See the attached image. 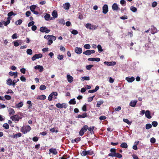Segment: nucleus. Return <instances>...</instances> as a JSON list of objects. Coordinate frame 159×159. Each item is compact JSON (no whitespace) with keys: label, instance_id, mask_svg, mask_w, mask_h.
I'll return each mask as SVG.
<instances>
[{"label":"nucleus","instance_id":"nucleus-30","mask_svg":"<svg viewBox=\"0 0 159 159\" xmlns=\"http://www.w3.org/2000/svg\"><path fill=\"white\" fill-rule=\"evenodd\" d=\"M50 15L47 13H46V14L44 16V18L47 21H49L50 20Z\"/></svg>","mask_w":159,"mask_h":159},{"label":"nucleus","instance_id":"nucleus-22","mask_svg":"<svg viewBox=\"0 0 159 159\" xmlns=\"http://www.w3.org/2000/svg\"><path fill=\"white\" fill-rule=\"evenodd\" d=\"M9 75L11 76H14V78H15L17 77V72H14L12 71H10L9 73Z\"/></svg>","mask_w":159,"mask_h":159},{"label":"nucleus","instance_id":"nucleus-61","mask_svg":"<svg viewBox=\"0 0 159 159\" xmlns=\"http://www.w3.org/2000/svg\"><path fill=\"white\" fill-rule=\"evenodd\" d=\"M71 33L73 34L76 35L78 34V32L77 30H74L72 31Z\"/></svg>","mask_w":159,"mask_h":159},{"label":"nucleus","instance_id":"nucleus-48","mask_svg":"<svg viewBox=\"0 0 159 159\" xmlns=\"http://www.w3.org/2000/svg\"><path fill=\"white\" fill-rule=\"evenodd\" d=\"M93 65H87L86 66V68L88 70H91V68L93 67Z\"/></svg>","mask_w":159,"mask_h":159},{"label":"nucleus","instance_id":"nucleus-29","mask_svg":"<svg viewBox=\"0 0 159 159\" xmlns=\"http://www.w3.org/2000/svg\"><path fill=\"white\" fill-rule=\"evenodd\" d=\"M12 82L13 81L10 78L8 79L7 80V84L9 86H11V85H12Z\"/></svg>","mask_w":159,"mask_h":159},{"label":"nucleus","instance_id":"nucleus-64","mask_svg":"<svg viewBox=\"0 0 159 159\" xmlns=\"http://www.w3.org/2000/svg\"><path fill=\"white\" fill-rule=\"evenodd\" d=\"M150 141L152 143H154L156 142V139L155 138L152 137L150 139Z\"/></svg>","mask_w":159,"mask_h":159},{"label":"nucleus","instance_id":"nucleus-4","mask_svg":"<svg viewBox=\"0 0 159 159\" xmlns=\"http://www.w3.org/2000/svg\"><path fill=\"white\" fill-rule=\"evenodd\" d=\"M56 39V37L55 36L52 35L50 37L48 38V42L47 43V44L48 45H50L53 43L52 40H55Z\"/></svg>","mask_w":159,"mask_h":159},{"label":"nucleus","instance_id":"nucleus-10","mask_svg":"<svg viewBox=\"0 0 159 159\" xmlns=\"http://www.w3.org/2000/svg\"><path fill=\"white\" fill-rule=\"evenodd\" d=\"M21 118V117L17 115H14L11 117V119L13 121H18Z\"/></svg>","mask_w":159,"mask_h":159},{"label":"nucleus","instance_id":"nucleus-24","mask_svg":"<svg viewBox=\"0 0 159 159\" xmlns=\"http://www.w3.org/2000/svg\"><path fill=\"white\" fill-rule=\"evenodd\" d=\"M67 79L68 82L70 83L72 82L73 80V77L69 75H68L67 76Z\"/></svg>","mask_w":159,"mask_h":159},{"label":"nucleus","instance_id":"nucleus-12","mask_svg":"<svg viewBox=\"0 0 159 159\" xmlns=\"http://www.w3.org/2000/svg\"><path fill=\"white\" fill-rule=\"evenodd\" d=\"M58 93H57L56 92H52L49 96L48 99V100L49 101H51L52 99V97L53 96V95H54L56 96H57Z\"/></svg>","mask_w":159,"mask_h":159},{"label":"nucleus","instance_id":"nucleus-40","mask_svg":"<svg viewBox=\"0 0 159 159\" xmlns=\"http://www.w3.org/2000/svg\"><path fill=\"white\" fill-rule=\"evenodd\" d=\"M114 157H116L117 158H120L122 157V155L118 152H116L115 155H114Z\"/></svg>","mask_w":159,"mask_h":159},{"label":"nucleus","instance_id":"nucleus-55","mask_svg":"<svg viewBox=\"0 0 159 159\" xmlns=\"http://www.w3.org/2000/svg\"><path fill=\"white\" fill-rule=\"evenodd\" d=\"M158 125V123L156 121H154L152 122V125L154 127H156Z\"/></svg>","mask_w":159,"mask_h":159},{"label":"nucleus","instance_id":"nucleus-35","mask_svg":"<svg viewBox=\"0 0 159 159\" xmlns=\"http://www.w3.org/2000/svg\"><path fill=\"white\" fill-rule=\"evenodd\" d=\"M103 103V101L102 100H100L98 102L96 107H99L100 106V105L102 104Z\"/></svg>","mask_w":159,"mask_h":159},{"label":"nucleus","instance_id":"nucleus-18","mask_svg":"<svg viewBox=\"0 0 159 159\" xmlns=\"http://www.w3.org/2000/svg\"><path fill=\"white\" fill-rule=\"evenodd\" d=\"M112 8L114 11H117L119 8L117 4L116 3H114L112 5Z\"/></svg>","mask_w":159,"mask_h":159},{"label":"nucleus","instance_id":"nucleus-9","mask_svg":"<svg viewBox=\"0 0 159 159\" xmlns=\"http://www.w3.org/2000/svg\"><path fill=\"white\" fill-rule=\"evenodd\" d=\"M145 114L146 116L149 119V110H147L145 112L144 110H142L140 111V114L141 115H143Z\"/></svg>","mask_w":159,"mask_h":159},{"label":"nucleus","instance_id":"nucleus-43","mask_svg":"<svg viewBox=\"0 0 159 159\" xmlns=\"http://www.w3.org/2000/svg\"><path fill=\"white\" fill-rule=\"evenodd\" d=\"M46 89V87L44 85H41L39 87V89L40 90H44Z\"/></svg>","mask_w":159,"mask_h":159},{"label":"nucleus","instance_id":"nucleus-54","mask_svg":"<svg viewBox=\"0 0 159 159\" xmlns=\"http://www.w3.org/2000/svg\"><path fill=\"white\" fill-rule=\"evenodd\" d=\"M95 97V95L93 96L92 97H89L88 98V101L89 102H91L92 101L93 99V98Z\"/></svg>","mask_w":159,"mask_h":159},{"label":"nucleus","instance_id":"nucleus-37","mask_svg":"<svg viewBox=\"0 0 159 159\" xmlns=\"http://www.w3.org/2000/svg\"><path fill=\"white\" fill-rule=\"evenodd\" d=\"M23 102H20L16 104V107L17 108H20L21 107L23 106Z\"/></svg>","mask_w":159,"mask_h":159},{"label":"nucleus","instance_id":"nucleus-27","mask_svg":"<svg viewBox=\"0 0 159 159\" xmlns=\"http://www.w3.org/2000/svg\"><path fill=\"white\" fill-rule=\"evenodd\" d=\"M22 134L20 133H18L17 134H13L12 135V137L14 138H17L20 137L21 136Z\"/></svg>","mask_w":159,"mask_h":159},{"label":"nucleus","instance_id":"nucleus-33","mask_svg":"<svg viewBox=\"0 0 159 159\" xmlns=\"http://www.w3.org/2000/svg\"><path fill=\"white\" fill-rule=\"evenodd\" d=\"M69 103L70 104H75L76 103V101H75V99L74 98L72 99H71L69 102Z\"/></svg>","mask_w":159,"mask_h":159},{"label":"nucleus","instance_id":"nucleus-44","mask_svg":"<svg viewBox=\"0 0 159 159\" xmlns=\"http://www.w3.org/2000/svg\"><path fill=\"white\" fill-rule=\"evenodd\" d=\"M130 9L132 11L134 12H135L137 10L136 8L133 6H131L130 7Z\"/></svg>","mask_w":159,"mask_h":159},{"label":"nucleus","instance_id":"nucleus-6","mask_svg":"<svg viewBox=\"0 0 159 159\" xmlns=\"http://www.w3.org/2000/svg\"><path fill=\"white\" fill-rule=\"evenodd\" d=\"M56 106L58 108H66L67 107V104L66 103H62V104L58 103L57 104Z\"/></svg>","mask_w":159,"mask_h":159},{"label":"nucleus","instance_id":"nucleus-38","mask_svg":"<svg viewBox=\"0 0 159 159\" xmlns=\"http://www.w3.org/2000/svg\"><path fill=\"white\" fill-rule=\"evenodd\" d=\"M83 54L86 55H89L91 54L90 53V50H88L86 51L83 52Z\"/></svg>","mask_w":159,"mask_h":159},{"label":"nucleus","instance_id":"nucleus-41","mask_svg":"<svg viewBox=\"0 0 159 159\" xmlns=\"http://www.w3.org/2000/svg\"><path fill=\"white\" fill-rule=\"evenodd\" d=\"M22 20L21 19H19L16 22L15 24L16 25H20L22 23Z\"/></svg>","mask_w":159,"mask_h":159},{"label":"nucleus","instance_id":"nucleus-25","mask_svg":"<svg viewBox=\"0 0 159 159\" xmlns=\"http://www.w3.org/2000/svg\"><path fill=\"white\" fill-rule=\"evenodd\" d=\"M11 19L9 17H8L7 18V20L6 21H3L4 25L5 26H7L10 22V20Z\"/></svg>","mask_w":159,"mask_h":159},{"label":"nucleus","instance_id":"nucleus-60","mask_svg":"<svg viewBox=\"0 0 159 159\" xmlns=\"http://www.w3.org/2000/svg\"><path fill=\"white\" fill-rule=\"evenodd\" d=\"M13 15H15V14H14V13L12 11H11L8 13L7 16L8 17H10L12 16Z\"/></svg>","mask_w":159,"mask_h":159},{"label":"nucleus","instance_id":"nucleus-46","mask_svg":"<svg viewBox=\"0 0 159 159\" xmlns=\"http://www.w3.org/2000/svg\"><path fill=\"white\" fill-rule=\"evenodd\" d=\"M99 52H102L103 51V50L102 48V46L100 44H98L97 46Z\"/></svg>","mask_w":159,"mask_h":159},{"label":"nucleus","instance_id":"nucleus-26","mask_svg":"<svg viewBox=\"0 0 159 159\" xmlns=\"http://www.w3.org/2000/svg\"><path fill=\"white\" fill-rule=\"evenodd\" d=\"M94 128V126H93L92 127H90L88 128V129L89 131L90 132V133L91 134H94V132L93 129Z\"/></svg>","mask_w":159,"mask_h":159},{"label":"nucleus","instance_id":"nucleus-20","mask_svg":"<svg viewBox=\"0 0 159 159\" xmlns=\"http://www.w3.org/2000/svg\"><path fill=\"white\" fill-rule=\"evenodd\" d=\"M49 151L50 152L52 153L54 155H57V151L56 148H52L49 150Z\"/></svg>","mask_w":159,"mask_h":159},{"label":"nucleus","instance_id":"nucleus-58","mask_svg":"<svg viewBox=\"0 0 159 159\" xmlns=\"http://www.w3.org/2000/svg\"><path fill=\"white\" fill-rule=\"evenodd\" d=\"M4 97L7 100H9L11 99V96L9 95H6Z\"/></svg>","mask_w":159,"mask_h":159},{"label":"nucleus","instance_id":"nucleus-7","mask_svg":"<svg viewBox=\"0 0 159 159\" xmlns=\"http://www.w3.org/2000/svg\"><path fill=\"white\" fill-rule=\"evenodd\" d=\"M110 151L111 152L108 154V157H114V155H115L116 153V149L115 148H112L110 149Z\"/></svg>","mask_w":159,"mask_h":159},{"label":"nucleus","instance_id":"nucleus-45","mask_svg":"<svg viewBox=\"0 0 159 159\" xmlns=\"http://www.w3.org/2000/svg\"><path fill=\"white\" fill-rule=\"evenodd\" d=\"M36 7V6L34 5H32L30 7V9L31 11L33 12L34 11Z\"/></svg>","mask_w":159,"mask_h":159},{"label":"nucleus","instance_id":"nucleus-13","mask_svg":"<svg viewBox=\"0 0 159 159\" xmlns=\"http://www.w3.org/2000/svg\"><path fill=\"white\" fill-rule=\"evenodd\" d=\"M34 68L35 69H38L40 72L43 71L44 69L43 67L42 66L39 65H37L34 66Z\"/></svg>","mask_w":159,"mask_h":159},{"label":"nucleus","instance_id":"nucleus-16","mask_svg":"<svg viewBox=\"0 0 159 159\" xmlns=\"http://www.w3.org/2000/svg\"><path fill=\"white\" fill-rule=\"evenodd\" d=\"M125 80L129 83H131L133 82L135 80V78L134 77H126Z\"/></svg>","mask_w":159,"mask_h":159},{"label":"nucleus","instance_id":"nucleus-31","mask_svg":"<svg viewBox=\"0 0 159 159\" xmlns=\"http://www.w3.org/2000/svg\"><path fill=\"white\" fill-rule=\"evenodd\" d=\"M46 98V96L45 95H43L38 96L37 98V99L41 100H43L45 99Z\"/></svg>","mask_w":159,"mask_h":159},{"label":"nucleus","instance_id":"nucleus-34","mask_svg":"<svg viewBox=\"0 0 159 159\" xmlns=\"http://www.w3.org/2000/svg\"><path fill=\"white\" fill-rule=\"evenodd\" d=\"M120 146L122 148H127L128 147V145H127V144L126 143H125V142L122 143L121 144Z\"/></svg>","mask_w":159,"mask_h":159},{"label":"nucleus","instance_id":"nucleus-21","mask_svg":"<svg viewBox=\"0 0 159 159\" xmlns=\"http://www.w3.org/2000/svg\"><path fill=\"white\" fill-rule=\"evenodd\" d=\"M99 89V86L98 85H97L96 86L95 89H94L89 90L88 92L90 93H93L95 92H96Z\"/></svg>","mask_w":159,"mask_h":159},{"label":"nucleus","instance_id":"nucleus-50","mask_svg":"<svg viewBox=\"0 0 159 159\" xmlns=\"http://www.w3.org/2000/svg\"><path fill=\"white\" fill-rule=\"evenodd\" d=\"M26 52L27 54L29 55H31L33 53L32 50L30 49H27Z\"/></svg>","mask_w":159,"mask_h":159},{"label":"nucleus","instance_id":"nucleus-8","mask_svg":"<svg viewBox=\"0 0 159 159\" xmlns=\"http://www.w3.org/2000/svg\"><path fill=\"white\" fill-rule=\"evenodd\" d=\"M42 57L43 55L41 53L35 54L33 56L31 59L33 61H34L37 59L42 58Z\"/></svg>","mask_w":159,"mask_h":159},{"label":"nucleus","instance_id":"nucleus-39","mask_svg":"<svg viewBox=\"0 0 159 159\" xmlns=\"http://www.w3.org/2000/svg\"><path fill=\"white\" fill-rule=\"evenodd\" d=\"M52 16L55 18H57V14L56 11H53L52 13Z\"/></svg>","mask_w":159,"mask_h":159},{"label":"nucleus","instance_id":"nucleus-32","mask_svg":"<svg viewBox=\"0 0 159 159\" xmlns=\"http://www.w3.org/2000/svg\"><path fill=\"white\" fill-rule=\"evenodd\" d=\"M137 102V101H131L129 104L132 107H134Z\"/></svg>","mask_w":159,"mask_h":159},{"label":"nucleus","instance_id":"nucleus-62","mask_svg":"<svg viewBox=\"0 0 159 159\" xmlns=\"http://www.w3.org/2000/svg\"><path fill=\"white\" fill-rule=\"evenodd\" d=\"M63 55H58L57 58L60 60H62L63 58Z\"/></svg>","mask_w":159,"mask_h":159},{"label":"nucleus","instance_id":"nucleus-17","mask_svg":"<svg viewBox=\"0 0 159 159\" xmlns=\"http://www.w3.org/2000/svg\"><path fill=\"white\" fill-rule=\"evenodd\" d=\"M151 32L152 34H154L157 32V30L154 26H151Z\"/></svg>","mask_w":159,"mask_h":159},{"label":"nucleus","instance_id":"nucleus-5","mask_svg":"<svg viewBox=\"0 0 159 159\" xmlns=\"http://www.w3.org/2000/svg\"><path fill=\"white\" fill-rule=\"evenodd\" d=\"M85 26L86 28L91 30H95L97 28V27L94 25H91L90 24L87 23Z\"/></svg>","mask_w":159,"mask_h":159},{"label":"nucleus","instance_id":"nucleus-52","mask_svg":"<svg viewBox=\"0 0 159 159\" xmlns=\"http://www.w3.org/2000/svg\"><path fill=\"white\" fill-rule=\"evenodd\" d=\"M84 47L86 49H89L91 47L89 44H87L84 45Z\"/></svg>","mask_w":159,"mask_h":159},{"label":"nucleus","instance_id":"nucleus-51","mask_svg":"<svg viewBox=\"0 0 159 159\" xmlns=\"http://www.w3.org/2000/svg\"><path fill=\"white\" fill-rule=\"evenodd\" d=\"M90 80L89 77L88 76H84L82 78V80Z\"/></svg>","mask_w":159,"mask_h":159},{"label":"nucleus","instance_id":"nucleus-59","mask_svg":"<svg viewBox=\"0 0 159 159\" xmlns=\"http://www.w3.org/2000/svg\"><path fill=\"white\" fill-rule=\"evenodd\" d=\"M19 81V79H17L16 80H13V82H12V86L13 87H14L16 83V82H18Z\"/></svg>","mask_w":159,"mask_h":159},{"label":"nucleus","instance_id":"nucleus-63","mask_svg":"<svg viewBox=\"0 0 159 159\" xmlns=\"http://www.w3.org/2000/svg\"><path fill=\"white\" fill-rule=\"evenodd\" d=\"M20 80L23 82H25L26 81V79L23 75H22L20 77Z\"/></svg>","mask_w":159,"mask_h":159},{"label":"nucleus","instance_id":"nucleus-47","mask_svg":"<svg viewBox=\"0 0 159 159\" xmlns=\"http://www.w3.org/2000/svg\"><path fill=\"white\" fill-rule=\"evenodd\" d=\"M3 127H4L5 129H8L9 128V125L7 123H6L3 124Z\"/></svg>","mask_w":159,"mask_h":159},{"label":"nucleus","instance_id":"nucleus-53","mask_svg":"<svg viewBox=\"0 0 159 159\" xmlns=\"http://www.w3.org/2000/svg\"><path fill=\"white\" fill-rule=\"evenodd\" d=\"M18 40H17L16 41H14L13 42L14 45L15 47H17L19 45V43L18 42Z\"/></svg>","mask_w":159,"mask_h":159},{"label":"nucleus","instance_id":"nucleus-57","mask_svg":"<svg viewBox=\"0 0 159 159\" xmlns=\"http://www.w3.org/2000/svg\"><path fill=\"white\" fill-rule=\"evenodd\" d=\"M81 138L80 137H77L74 139L75 142L77 143L81 140Z\"/></svg>","mask_w":159,"mask_h":159},{"label":"nucleus","instance_id":"nucleus-15","mask_svg":"<svg viewBox=\"0 0 159 159\" xmlns=\"http://www.w3.org/2000/svg\"><path fill=\"white\" fill-rule=\"evenodd\" d=\"M75 52L78 54H80L82 52L81 48L76 47L75 49Z\"/></svg>","mask_w":159,"mask_h":159},{"label":"nucleus","instance_id":"nucleus-23","mask_svg":"<svg viewBox=\"0 0 159 159\" xmlns=\"http://www.w3.org/2000/svg\"><path fill=\"white\" fill-rule=\"evenodd\" d=\"M70 5L68 2L66 3L63 5L64 8L65 10H68L69 9Z\"/></svg>","mask_w":159,"mask_h":159},{"label":"nucleus","instance_id":"nucleus-56","mask_svg":"<svg viewBox=\"0 0 159 159\" xmlns=\"http://www.w3.org/2000/svg\"><path fill=\"white\" fill-rule=\"evenodd\" d=\"M34 21H32L30 22L28 24V26L29 27H30L31 26L34 25Z\"/></svg>","mask_w":159,"mask_h":159},{"label":"nucleus","instance_id":"nucleus-2","mask_svg":"<svg viewBox=\"0 0 159 159\" xmlns=\"http://www.w3.org/2000/svg\"><path fill=\"white\" fill-rule=\"evenodd\" d=\"M93 153V151L91 149L87 151L85 150L83 151L82 153H81V154L82 156H85L87 155H92Z\"/></svg>","mask_w":159,"mask_h":159},{"label":"nucleus","instance_id":"nucleus-3","mask_svg":"<svg viewBox=\"0 0 159 159\" xmlns=\"http://www.w3.org/2000/svg\"><path fill=\"white\" fill-rule=\"evenodd\" d=\"M88 129V126L87 125H84L81 129L79 132V134L82 136L83 135L84 133Z\"/></svg>","mask_w":159,"mask_h":159},{"label":"nucleus","instance_id":"nucleus-49","mask_svg":"<svg viewBox=\"0 0 159 159\" xmlns=\"http://www.w3.org/2000/svg\"><path fill=\"white\" fill-rule=\"evenodd\" d=\"M126 2L124 0H121L120 1V3L123 6H125L126 5Z\"/></svg>","mask_w":159,"mask_h":159},{"label":"nucleus","instance_id":"nucleus-36","mask_svg":"<svg viewBox=\"0 0 159 159\" xmlns=\"http://www.w3.org/2000/svg\"><path fill=\"white\" fill-rule=\"evenodd\" d=\"M9 112L10 115H13L15 114V111L12 108H10L9 109Z\"/></svg>","mask_w":159,"mask_h":159},{"label":"nucleus","instance_id":"nucleus-19","mask_svg":"<svg viewBox=\"0 0 159 159\" xmlns=\"http://www.w3.org/2000/svg\"><path fill=\"white\" fill-rule=\"evenodd\" d=\"M104 63V64H106L108 66H114L116 64V62L115 61H105Z\"/></svg>","mask_w":159,"mask_h":159},{"label":"nucleus","instance_id":"nucleus-1","mask_svg":"<svg viewBox=\"0 0 159 159\" xmlns=\"http://www.w3.org/2000/svg\"><path fill=\"white\" fill-rule=\"evenodd\" d=\"M31 129V127L29 125H25L23 126L21 129V131L24 134H25L27 132H29Z\"/></svg>","mask_w":159,"mask_h":159},{"label":"nucleus","instance_id":"nucleus-42","mask_svg":"<svg viewBox=\"0 0 159 159\" xmlns=\"http://www.w3.org/2000/svg\"><path fill=\"white\" fill-rule=\"evenodd\" d=\"M123 120L128 125H130L131 124V122L129 121L127 119H124Z\"/></svg>","mask_w":159,"mask_h":159},{"label":"nucleus","instance_id":"nucleus-11","mask_svg":"<svg viewBox=\"0 0 159 159\" xmlns=\"http://www.w3.org/2000/svg\"><path fill=\"white\" fill-rule=\"evenodd\" d=\"M39 30L42 32H45L46 33H48L50 31V30L45 27H40Z\"/></svg>","mask_w":159,"mask_h":159},{"label":"nucleus","instance_id":"nucleus-28","mask_svg":"<svg viewBox=\"0 0 159 159\" xmlns=\"http://www.w3.org/2000/svg\"><path fill=\"white\" fill-rule=\"evenodd\" d=\"M87 116L86 113H84L82 115H79L77 117L78 118H84Z\"/></svg>","mask_w":159,"mask_h":159},{"label":"nucleus","instance_id":"nucleus-14","mask_svg":"<svg viewBox=\"0 0 159 159\" xmlns=\"http://www.w3.org/2000/svg\"><path fill=\"white\" fill-rule=\"evenodd\" d=\"M108 11V7L106 4H105L102 7V12L104 14H106Z\"/></svg>","mask_w":159,"mask_h":159}]
</instances>
